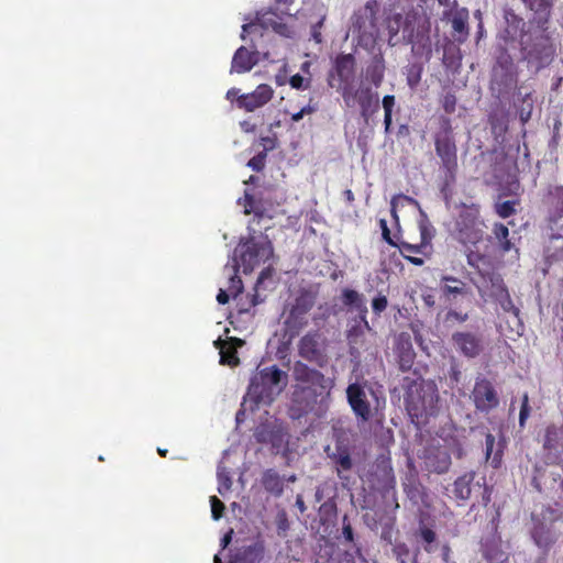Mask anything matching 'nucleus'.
I'll use <instances>...</instances> for the list:
<instances>
[{
    "label": "nucleus",
    "mask_w": 563,
    "mask_h": 563,
    "mask_svg": "<svg viewBox=\"0 0 563 563\" xmlns=\"http://www.w3.org/2000/svg\"><path fill=\"white\" fill-rule=\"evenodd\" d=\"M385 26L388 32V45L396 46L400 43L411 44V52L417 56L429 58L432 52L429 21L415 11L405 15L390 13L385 18Z\"/></svg>",
    "instance_id": "nucleus-1"
},
{
    "label": "nucleus",
    "mask_w": 563,
    "mask_h": 563,
    "mask_svg": "<svg viewBox=\"0 0 563 563\" xmlns=\"http://www.w3.org/2000/svg\"><path fill=\"white\" fill-rule=\"evenodd\" d=\"M406 410L415 424L427 423L438 412L439 393L437 385L424 380L418 369L401 378Z\"/></svg>",
    "instance_id": "nucleus-2"
},
{
    "label": "nucleus",
    "mask_w": 563,
    "mask_h": 563,
    "mask_svg": "<svg viewBox=\"0 0 563 563\" xmlns=\"http://www.w3.org/2000/svg\"><path fill=\"white\" fill-rule=\"evenodd\" d=\"M292 376L297 383L301 384L300 389L296 391V401L305 402L300 408L301 413L312 411L319 397L330 396L332 380L306 363L297 361L292 368Z\"/></svg>",
    "instance_id": "nucleus-3"
},
{
    "label": "nucleus",
    "mask_w": 563,
    "mask_h": 563,
    "mask_svg": "<svg viewBox=\"0 0 563 563\" xmlns=\"http://www.w3.org/2000/svg\"><path fill=\"white\" fill-rule=\"evenodd\" d=\"M379 13L380 3L377 0H367L350 18L349 32L356 44L367 52H373L379 40Z\"/></svg>",
    "instance_id": "nucleus-4"
},
{
    "label": "nucleus",
    "mask_w": 563,
    "mask_h": 563,
    "mask_svg": "<svg viewBox=\"0 0 563 563\" xmlns=\"http://www.w3.org/2000/svg\"><path fill=\"white\" fill-rule=\"evenodd\" d=\"M287 373L277 365L264 367L252 376L244 402H252L251 409L260 405H271L287 386Z\"/></svg>",
    "instance_id": "nucleus-5"
},
{
    "label": "nucleus",
    "mask_w": 563,
    "mask_h": 563,
    "mask_svg": "<svg viewBox=\"0 0 563 563\" xmlns=\"http://www.w3.org/2000/svg\"><path fill=\"white\" fill-rule=\"evenodd\" d=\"M327 81L329 87L335 89L341 95L344 103H350L354 98L356 81V59L354 55L338 54L328 73Z\"/></svg>",
    "instance_id": "nucleus-6"
},
{
    "label": "nucleus",
    "mask_w": 563,
    "mask_h": 563,
    "mask_svg": "<svg viewBox=\"0 0 563 563\" xmlns=\"http://www.w3.org/2000/svg\"><path fill=\"white\" fill-rule=\"evenodd\" d=\"M317 296V291L311 288L298 290L284 321V335L289 341L297 338L309 324V312L316 305Z\"/></svg>",
    "instance_id": "nucleus-7"
},
{
    "label": "nucleus",
    "mask_w": 563,
    "mask_h": 563,
    "mask_svg": "<svg viewBox=\"0 0 563 563\" xmlns=\"http://www.w3.org/2000/svg\"><path fill=\"white\" fill-rule=\"evenodd\" d=\"M484 221L477 203H461L455 219V239L464 246L476 245L484 236Z\"/></svg>",
    "instance_id": "nucleus-8"
},
{
    "label": "nucleus",
    "mask_w": 563,
    "mask_h": 563,
    "mask_svg": "<svg viewBox=\"0 0 563 563\" xmlns=\"http://www.w3.org/2000/svg\"><path fill=\"white\" fill-rule=\"evenodd\" d=\"M440 129L434 133V148L441 161V167L448 178H454L457 172V146L453 133L451 119L441 117Z\"/></svg>",
    "instance_id": "nucleus-9"
},
{
    "label": "nucleus",
    "mask_w": 563,
    "mask_h": 563,
    "mask_svg": "<svg viewBox=\"0 0 563 563\" xmlns=\"http://www.w3.org/2000/svg\"><path fill=\"white\" fill-rule=\"evenodd\" d=\"M518 71L511 55L500 48L492 69L490 90L498 97H505L517 85Z\"/></svg>",
    "instance_id": "nucleus-10"
},
{
    "label": "nucleus",
    "mask_w": 563,
    "mask_h": 563,
    "mask_svg": "<svg viewBox=\"0 0 563 563\" xmlns=\"http://www.w3.org/2000/svg\"><path fill=\"white\" fill-rule=\"evenodd\" d=\"M486 490L484 484L476 481V473L467 471L455 478L450 487L446 488L450 498L454 499L459 506L464 505L473 495Z\"/></svg>",
    "instance_id": "nucleus-11"
},
{
    "label": "nucleus",
    "mask_w": 563,
    "mask_h": 563,
    "mask_svg": "<svg viewBox=\"0 0 563 563\" xmlns=\"http://www.w3.org/2000/svg\"><path fill=\"white\" fill-rule=\"evenodd\" d=\"M475 408L482 412H489L499 405V397L494 385L487 378H477L472 390Z\"/></svg>",
    "instance_id": "nucleus-12"
},
{
    "label": "nucleus",
    "mask_w": 563,
    "mask_h": 563,
    "mask_svg": "<svg viewBox=\"0 0 563 563\" xmlns=\"http://www.w3.org/2000/svg\"><path fill=\"white\" fill-rule=\"evenodd\" d=\"M369 475L375 489L389 492L395 488L396 478L389 457L384 455L378 456L372 466Z\"/></svg>",
    "instance_id": "nucleus-13"
},
{
    "label": "nucleus",
    "mask_w": 563,
    "mask_h": 563,
    "mask_svg": "<svg viewBox=\"0 0 563 563\" xmlns=\"http://www.w3.org/2000/svg\"><path fill=\"white\" fill-rule=\"evenodd\" d=\"M346 400L357 419L366 422L372 418L371 402L361 384L352 383L347 386Z\"/></svg>",
    "instance_id": "nucleus-14"
},
{
    "label": "nucleus",
    "mask_w": 563,
    "mask_h": 563,
    "mask_svg": "<svg viewBox=\"0 0 563 563\" xmlns=\"http://www.w3.org/2000/svg\"><path fill=\"white\" fill-rule=\"evenodd\" d=\"M274 92L269 85L261 84L252 92L240 95L236 106L246 112H253L267 104L273 99Z\"/></svg>",
    "instance_id": "nucleus-15"
},
{
    "label": "nucleus",
    "mask_w": 563,
    "mask_h": 563,
    "mask_svg": "<svg viewBox=\"0 0 563 563\" xmlns=\"http://www.w3.org/2000/svg\"><path fill=\"white\" fill-rule=\"evenodd\" d=\"M357 102L361 110V115L367 119L379 109L378 95L373 92L369 87H361L354 89V98L350 103H345L346 107H352Z\"/></svg>",
    "instance_id": "nucleus-16"
},
{
    "label": "nucleus",
    "mask_w": 563,
    "mask_h": 563,
    "mask_svg": "<svg viewBox=\"0 0 563 563\" xmlns=\"http://www.w3.org/2000/svg\"><path fill=\"white\" fill-rule=\"evenodd\" d=\"M452 342L468 358L478 356L483 351L481 336L472 332H455L452 335Z\"/></svg>",
    "instance_id": "nucleus-17"
},
{
    "label": "nucleus",
    "mask_w": 563,
    "mask_h": 563,
    "mask_svg": "<svg viewBox=\"0 0 563 563\" xmlns=\"http://www.w3.org/2000/svg\"><path fill=\"white\" fill-rule=\"evenodd\" d=\"M341 300L351 311H355L360 322L363 323L366 329H369L367 321L368 310L364 296L354 289L344 288L341 294Z\"/></svg>",
    "instance_id": "nucleus-18"
},
{
    "label": "nucleus",
    "mask_w": 563,
    "mask_h": 563,
    "mask_svg": "<svg viewBox=\"0 0 563 563\" xmlns=\"http://www.w3.org/2000/svg\"><path fill=\"white\" fill-rule=\"evenodd\" d=\"M298 354L308 362L319 363L323 355L319 347V333L310 331L306 333L298 342Z\"/></svg>",
    "instance_id": "nucleus-19"
},
{
    "label": "nucleus",
    "mask_w": 563,
    "mask_h": 563,
    "mask_svg": "<svg viewBox=\"0 0 563 563\" xmlns=\"http://www.w3.org/2000/svg\"><path fill=\"white\" fill-rule=\"evenodd\" d=\"M525 7L531 11H533L539 16V23H541L542 34L541 40L543 42H549V36L544 35L545 31L544 25L548 23L551 11L554 4V0H520Z\"/></svg>",
    "instance_id": "nucleus-20"
},
{
    "label": "nucleus",
    "mask_w": 563,
    "mask_h": 563,
    "mask_svg": "<svg viewBox=\"0 0 563 563\" xmlns=\"http://www.w3.org/2000/svg\"><path fill=\"white\" fill-rule=\"evenodd\" d=\"M532 519L534 520L530 531L532 540L539 548L549 550L556 542L554 533L542 520L534 517Z\"/></svg>",
    "instance_id": "nucleus-21"
},
{
    "label": "nucleus",
    "mask_w": 563,
    "mask_h": 563,
    "mask_svg": "<svg viewBox=\"0 0 563 563\" xmlns=\"http://www.w3.org/2000/svg\"><path fill=\"white\" fill-rule=\"evenodd\" d=\"M257 63L256 53L246 47H239L232 58L231 73L243 74L250 71Z\"/></svg>",
    "instance_id": "nucleus-22"
},
{
    "label": "nucleus",
    "mask_w": 563,
    "mask_h": 563,
    "mask_svg": "<svg viewBox=\"0 0 563 563\" xmlns=\"http://www.w3.org/2000/svg\"><path fill=\"white\" fill-rule=\"evenodd\" d=\"M385 58L382 51L375 53L365 69V77L374 87H379L385 77Z\"/></svg>",
    "instance_id": "nucleus-23"
},
{
    "label": "nucleus",
    "mask_w": 563,
    "mask_h": 563,
    "mask_svg": "<svg viewBox=\"0 0 563 563\" xmlns=\"http://www.w3.org/2000/svg\"><path fill=\"white\" fill-rule=\"evenodd\" d=\"M396 355L401 372H410L412 369L416 352L410 339H400L396 345Z\"/></svg>",
    "instance_id": "nucleus-24"
},
{
    "label": "nucleus",
    "mask_w": 563,
    "mask_h": 563,
    "mask_svg": "<svg viewBox=\"0 0 563 563\" xmlns=\"http://www.w3.org/2000/svg\"><path fill=\"white\" fill-rule=\"evenodd\" d=\"M264 545L255 542L236 551L230 563H262L264 559Z\"/></svg>",
    "instance_id": "nucleus-25"
},
{
    "label": "nucleus",
    "mask_w": 563,
    "mask_h": 563,
    "mask_svg": "<svg viewBox=\"0 0 563 563\" xmlns=\"http://www.w3.org/2000/svg\"><path fill=\"white\" fill-rule=\"evenodd\" d=\"M231 342L238 343L239 346L243 344V341L236 338H230L229 341H222L221 339H218L214 344L218 349H220V363L230 366H236L240 363V358L238 356L235 346H233Z\"/></svg>",
    "instance_id": "nucleus-26"
},
{
    "label": "nucleus",
    "mask_w": 563,
    "mask_h": 563,
    "mask_svg": "<svg viewBox=\"0 0 563 563\" xmlns=\"http://www.w3.org/2000/svg\"><path fill=\"white\" fill-rule=\"evenodd\" d=\"M547 203L551 221L556 222L563 218V186H554L549 189Z\"/></svg>",
    "instance_id": "nucleus-27"
},
{
    "label": "nucleus",
    "mask_w": 563,
    "mask_h": 563,
    "mask_svg": "<svg viewBox=\"0 0 563 563\" xmlns=\"http://www.w3.org/2000/svg\"><path fill=\"white\" fill-rule=\"evenodd\" d=\"M427 464L437 474L446 473L452 464L451 455L446 450L437 449L427 456Z\"/></svg>",
    "instance_id": "nucleus-28"
},
{
    "label": "nucleus",
    "mask_w": 563,
    "mask_h": 563,
    "mask_svg": "<svg viewBox=\"0 0 563 563\" xmlns=\"http://www.w3.org/2000/svg\"><path fill=\"white\" fill-rule=\"evenodd\" d=\"M331 459L335 463V470L338 477L344 482H349L350 477L345 475V472H349L353 467V461L347 448H338L336 453H334Z\"/></svg>",
    "instance_id": "nucleus-29"
},
{
    "label": "nucleus",
    "mask_w": 563,
    "mask_h": 563,
    "mask_svg": "<svg viewBox=\"0 0 563 563\" xmlns=\"http://www.w3.org/2000/svg\"><path fill=\"white\" fill-rule=\"evenodd\" d=\"M544 449L553 451L556 455H563V426H549L545 431Z\"/></svg>",
    "instance_id": "nucleus-30"
},
{
    "label": "nucleus",
    "mask_w": 563,
    "mask_h": 563,
    "mask_svg": "<svg viewBox=\"0 0 563 563\" xmlns=\"http://www.w3.org/2000/svg\"><path fill=\"white\" fill-rule=\"evenodd\" d=\"M504 19L507 24L506 31L511 36H520L521 44L528 45L527 42L523 40V30L526 26L523 19L520 15H518L511 8L508 7L504 9Z\"/></svg>",
    "instance_id": "nucleus-31"
},
{
    "label": "nucleus",
    "mask_w": 563,
    "mask_h": 563,
    "mask_svg": "<svg viewBox=\"0 0 563 563\" xmlns=\"http://www.w3.org/2000/svg\"><path fill=\"white\" fill-rule=\"evenodd\" d=\"M485 446L486 461L494 468L500 467L504 455V446L500 443L496 444L495 437L492 433L486 434Z\"/></svg>",
    "instance_id": "nucleus-32"
},
{
    "label": "nucleus",
    "mask_w": 563,
    "mask_h": 563,
    "mask_svg": "<svg viewBox=\"0 0 563 563\" xmlns=\"http://www.w3.org/2000/svg\"><path fill=\"white\" fill-rule=\"evenodd\" d=\"M262 485L266 492L280 497L284 493V478L273 468L266 470L262 475Z\"/></svg>",
    "instance_id": "nucleus-33"
},
{
    "label": "nucleus",
    "mask_w": 563,
    "mask_h": 563,
    "mask_svg": "<svg viewBox=\"0 0 563 563\" xmlns=\"http://www.w3.org/2000/svg\"><path fill=\"white\" fill-rule=\"evenodd\" d=\"M240 261L245 274L252 272L260 264L257 242H250L243 247Z\"/></svg>",
    "instance_id": "nucleus-34"
},
{
    "label": "nucleus",
    "mask_w": 563,
    "mask_h": 563,
    "mask_svg": "<svg viewBox=\"0 0 563 563\" xmlns=\"http://www.w3.org/2000/svg\"><path fill=\"white\" fill-rule=\"evenodd\" d=\"M243 207H244L245 214L253 213L254 217L258 218V219H262L265 217L271 218V216H268L267 210L264 207L262 200L256 199L253 195H251L249 192H245V195H244Z\"/></svg>",
    "instance_id": "nucleus-35"
},
{
    "label": "nucleus",
    "mask_w": 563,
    "mask_h": 563,
    "mask_svg": "<svg viewBox=\"0 0 563 563\" xmlns=\"http://www.w3.org/2000/svg\"><path fill=\"white\" fill-rule=\"evenodd\" d=\"M423 73V64L420 62L410 63L405 67L404 74L406 76L407 85L411 90H416L420 85Z\"/></svg>",
    "instance_id": "nucleus-36"
},
{
    "label": "nucleus",
    "mask_w": 563,
    "mask_h": 563,
    "mask_svg": "<svg viewBox=\"0 0 563 563\" xmlns=\"http://www.w3.org/2000/svg\"><path fill=\"white\" fill-rule=\"evenodd\" d=\"M493 233L504 253L509 252L514 247V244L509 240V229L504 223H495Z\"/></svg>",
    "instance_id": "nucleus-37"
},
{
    "label": "nucleus",
    "mask_w": 563,
    "mask_h": 563,
    "mask_svg": "<svg viewBox=\"0 0 563 563\" xmlns=\"http://www.w3.org/2000/svg\"><path fill=\"white\" fill-rule=\"evenodd\" d=\"M441 282H444V283H453V284H450V285H444L442 287V292L444 296H450V295H462L465 292V284L454 277V276H451V275H444L441 277Z\"/></svg>",
    "instance_id": "nucleus-38"
},
{
    "label": "nucleus",
    "mask_w": 563,
    "mask_h": 563,
    "mask_svg": "<svg viewBox=\"0 0 563 563\" xmlns=\"http://www.w3.org/2000/svg\"><path fill=\"white\" fill-rule=\"evenodd\" d=\"M488 279L490 282L489 289H481V291L487 294L488 296H490L495 300H498V299L503 298L504 296H501V294H499V292H501V290L503 291L504 290H508L507 287L504 284L503 278L499 275H496V274H488Z\"/></svg>",
    "instance_id": "nucleus-39"
},
{
    "label": "nucleus",
    "mask_w": 563,
    "mask_h": 563,
    "mask_svg": "<svg viewBox=\"0 0 563 563\" xmlns=\"http://www.w3.org/2000/svg\"><path fill=\"white\" fill-rule=\"evenodd\" d=\"M396 103V99L394 95H386L382 100V106L384 108V126L385 133H390L393 125V110Z\"/></svg>",
    "instance_id": "nucleus-40"
},
{
    "label": "nucleus",
    "mask_w": 563,
    "mask_h": 563,
    "mask_svg": "<svg viewBox=\"0 0 563 563\" xmlns=\"http://www.w3.org/2000/svg\"><path fill=\"white\" fill-rule=\"evenodd\" d=\"M483 555L489 563H504L508 560L507 554L498 545L486 547Z\"/></svg>",
    "instance_id": "nucleus-41"
},
{
    "label": "nucleus",
    "mask_w": 563,
    "mask_h": 563,
    "mask_svg": "<svg viewBox=\"0 0 563 563\" xmlns=\"http://www.w3.org/2000/svg\"><path fill=\"white\" fill-rule=\"evenodd\" d=\"M265 24L271 26L275 33L286 38H292L296 35L295 30L286 23L272 21L271 19H267L265 21Z\"/></svg>",
    "instance_id": "nucleus-42"
},
{
    "label": "nucleus",
    "mask_w": 563,
    "mask_h": 563,
    "mask_svg": "<svg viewBox=\"0 0 563 563\" xmlns=\"http://www.w3.org/2000/svg\"><path fill=\"white\" fill-rule=\"evenodd\" d=\"M234 274L229 279L228 290L231 292L233 297H236L239 294L243 291V283L241 277L238 275L239 272V262L235 261L233 266Z\"/></svg>",
    "instance_id": "nucleus-43"
},
{
    "label": "nucleus",
    "mask_w": 563,
    "mask_h": 563,
    "mask_svg": "<svg viewBox=\"0 0 563 563\" xmlns=\"http://www.w3.org/2000/svg\"><path fill=\"white\" fill-rule=\"evenodd\" d=\"M468 14L466 10L457 12L452 19V27L456 33L467 34Z\"/></svg>",
    "instance_id": "nucleus-44"
},
{
    "label": "nucleus",
    "mask_w": 563,
    "mask_h": 563,
    "mask_svg": "<svg viewBox=\"0 0 563 563\" xmlns=\"http://www.w3.org/2000/svg\"><path fill=\"white\" fill-rule=\"evenodd\" d=\"M516 203H517V201H510V200L498 203L496 206L497 214L503 219L511 217L512 214L516 213V209H515Z\"/></svg>",
    "instance_id": "nucleus-45"
},
{
    "label": "nucleus",
    "mask_w": 563,
    "mask_h": 563,
    "mask_svg": "<svg viewBox=\"0 0 563 563\" xmlns=\"http://www.w3.org/2000/svg\"><path fill=\"white\" fill-rule=\"evenodd\" d=\"M266 156L267 154L265 153V151L257 153L247 162V166L252 168L254 172H262L265 167Z\"/></svg>",
    "instance_id": "nucleus-46"
},
{
    "label": "nucleus",
    "mask_w": 563,
    "mask_h": 563,
    "mask_svg": "<svg viewBox=\"0 0 563 563\" xmlns=\"http://www.w3.org/2000/svg\"><path fill=\"white\" fill-rule=\"evenodd\" d=\"M466 261L471 267L478 271L481 263L486 261V256L477 251L470 250L466 252Z\"/></svg>",
    "instance_id": "nucleus-47"
},
{
    "label": "nucleus",
    "mask_w": 563,
    "mask_h": 563,
    "mask_svg": "<svg viewBox=\"0 0 563 563\" xmlns=\"http://www.w3.org/2000/svg\"><path fill=\"white\" fill-rule=\"evenodd\" d=\"M260 262H266L273 256V245L271 241L257 242Z\"/></svg>",
    "instance_id": "nucleus-48"
},
{
    "label": "nucleus",
    "mask_w": 563,
    "mask_h": 563,
    "mask_svg": "<svg viewBox=\"0 0 563 563\" xmlns=\"http://www.w3.org/2000/svg\"><path fill=\"white\" fill-rule=\"evenodd\" d=\"M210 505L213 520L221 519L225 509L224 504L217 496H211Z\"/></svg>",
    "instance_id": "nucleus-49"
},
{
    "label": "nucleus",
    "mask_w": 563,
    "mask_h": 563,
    "mask_svg": "<svg viewBox=\"0 0 563 563\" xmlns=\"http://www.w3.org/2000/svg\"><path fill=\"white\" fill-rule=\"evenodd\" d=\"M500 294L504 297L498 299L497 301L499 302L501 308L505 311H511V312H514L517 316L519 313V309L515 307V305H514V302L511 300V297L509 295V291L508 290H504V292L501 291Z\"/></svg>",
    "instance_id": "nucleus-50"
},
{
    "label": "nucleus",
    "mask_w": 563,
    "mask_h": 563,
    "mask_svg": "<svg viewBox=\"0 0 563 563\" xmlns=\"http://www.w3.org/2000/svg\"><path fill=\"white\" fill-rule=\"evenodd\" d=\"M388 306L387 297L384 295H378L372 300V309L375 314L380 316L383 311L386 310Z\"/></svg>",
    "instance_id": "nucleus-51"
},
{
    "label": "nucleus",
    "mask_w": 563,
    "mask_h": 563,
    "mask_svg": "<svg viewBox=\"0 0 563 563\" xmlns=\"http://www.w3.org/2000/svg\"><path fill=\"white\" fill-rule=\"evenodd\" d=\"M342 534L346 542H354V532L347 515L342 518Z\"/></svg>",
    "instance_id": "nucleus-52"
},
{
    "label": "nucleus",
    "mask_w": 563,
    "mask_h": 563,
    "mask_svg": "<svg viewBox=\"0 0 563 563\" xmlns=\"http://www.w3.org/2000/svg\"><path fill=\"white\" fill-rule=\"evenodd\" d=\"M289 84L294 89H308L310 86V80L305 79L301 75L296 74L290 77Z\"/></svg>",
    "instance_id": "nucleus-53"
},
{
    "label": "nucleus",
    "mask_w": 563,
    "mask_h": 563,
    "mask_svg": "<svg viewBox=\"0 0 563 563\" xmlns=\"http://www.w3.org/2000/svg\"><path fill=\"white\" fill-rule=\"evenodd\" d=\"M324 21H325V15H322L319 19V21L316 22L314 24H312V26H311V37L318 44L322 42L321 29L323 26Z\"/></svg>",
    "instance_id": "nucleus-54"
},
{
    "label": "nucleus",
    "mask_w": 563,
    "mask_h": 563,
    "mask_svg": "<svg viewBox=\"0 0 563 563\" xmlns=\"http://www.w3.org/2000/svg\"><path fill=\"white\" fill-rule=\"evenodd\" d=\"M218 481H219V487L218 492L223 495L225 492H228L231 488L232 481L228 474L224 473H218Z\"/></svg>",
    "instance_id": "nucleus-55"
},
{
    "label": "nucleus",
    "mask_w": 563,
    "mask_h": 563,
    "mask_svg": "<svg viewBox=\"0 0 563 563\" xmlns=\"http://www.w3.org/2000/svg\"><path fill=\"white\" fill-rule=\"evenodd\" d=\"M468 319L467 313L457 312L455 310H450L445 314V321L446 322H456V323H463Z\"/></svg>",
    "instance_id": "nucleus-56"
},
{
    "label": "nucleus",
    "mask_w": 563,
    "mask_h": 563,
    "mask_svg": "<svg viewBox=\"0 0 563 563\" xmlns=\"http://www.w3.org/2000/svg\"><path fill=\"white\" fill-rule=\"evenodd\" d=\"M455 106H456L455 96L452 93L445 95L443 98V101H442V107H443L444 111L446 113L451 114L455 111Z\"/></svg>",
    "instance_id": "nucleus-57"
},
{
    "label": "nucleus",
    "mask_w": 563,
    "mask_h": 563,
    "mask_svg": "<svg viewBox=\"0 0 563 563\" xmlns=\"http://www.w3.org/2000/svg\"><path fill=\"white\" fill-rule=\"evenodd\" d=\"M379 227L382 229V236L383 239L391 246H398V244L393 240L391 235H390V230L387 225V222L385 219H380L379 220Z\"/></svg>",
    "instance_id": "nucleus-58"
},
{
    "label": "nucleus",
    "mask_w": 563,
    "mask_h": 563,
    "mask_svg": "<svg viewBox=\"0 0 563 563\" xmlns=\"http://www.w3.org/2000/svg\"><path fill=\"white\" fill-rule=\"evenodd\" d=\"M419 536H420L421 540L428 544L433 543L437 539L435 532L428 527L421 528L419 531Z\"/></svg>",
    "instance_id": "nucleus-59"
},
{
    "label": "nucleus",
    "mask_w": 563,
    "mask_h": 563,
    "mask_svg": "<svg viewBox=\"0 0 563 563\" xmlns=\"http://www.w3.org/2000/svg\"><path fill=\"white\" fill-rule=\"evenodd\" d=\"M397 247L400 249L401 255L405 254V252H408V253H420L421 252V245L410 244L407 242H401L400 244H398Z\"/></svg>",
    "instance_id": "nucleus-60"
},
{
    "label": "nucleus",
    "mask_w": 563,
    "mask_h": 563,
    "mask_svg": "<svg viewBox=\"0 0 563 563\" xmlns=\"http://www.w3.org/2000/svg\"><path fill=\"white\" fill-rule=\"evenodd\" d=\"M529 411H530V409H529V405H528V396L525 395L522 405L520 408V413H519V421H520L521 426L525 423V420L528 418Z\"/></svg>",
    "instance_id": "nucleus-61"
},
{
    "label": "nucleus",
    "mask_w": 563,
    "mask_h": 563,
    "mask_svg": "<svg viewBox=\"0 0 563 563\" xmlns=\"http://www.w3.org/2000/svg\"><path fill=\"white\" fill-rule=\"evenodd\" d=\"M449 377L452 383L457 384L461 379V371L456 363H453L449 371Z\"/></svg>",
    "instance_id": "nucleus-62"
},
{
    "label": "nucleus",
    "mask_w": 563,
    "mask_h": 563,
    "mask_svg": "<svg viewBox=\"0 0 563 563\" xmlns=\"http://www.w3.org/2000/svg\"><path fill=\"white\" fill-rule=\"evenodd\" d=\"M261 142L263 144V147L265 151V153H267V151H272L275 148L276 146V140L274 137H271V136H263L261 137Z\"/></svg>",
    "instance_id": "nucleus-63"
},
{
    "label": "nucleus",
    "mask_w": 563,
    "mask_h": 563,
    "mask_svg": "<svg viewBox=\"0 0 563 563\" xmlns=\"http://www.w3.org/2000/svg\"><path fill=\"white\" fill-rule=\"evenodd\" d=\"M277 528L278 530L286 531L289 528L288 519L285 512H282L277 517Z\"/></svg>",
    "instance_id": "nucleus-64"
}]
</instances>
